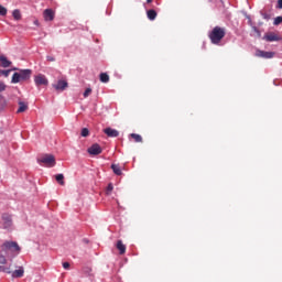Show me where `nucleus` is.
Returning a JSON list of instances; mask_svg holds the SVG:
<instances>
[{
	"mask_svg": "<svg viewBox=\"0 0 282 282\" xmlns=\"http://www.w3.org/2000/svg\"><path fill=\"white\" fill-rule=\"evenodd\" d=\"M0 251L8 259H14V257H19V254H21V247L19 246V242H17V241L6 240L0 246Z\"/></svg>",
	"mask_w": 282,
	"mask_h": 282,
	"instance_id": "obj_1",
	"label": "nucleus"
},
{
	"mask_svg": "<svg viewBox=\"0 0 282 282\" xmlns=\"http://www.w3.org/2000/svg\"><path fill=\"white\" fill-rule=\"evenodd\" d=\"M224 36H226V31L219 26H215L209 33V39L214 45H218Z\"/></svg>",
	"mask_w": 282,
	"mask_h": 282,
	"instance_id": "obj_2",
	"label": "nucleus"
},
{
	"mask_svg": "<svg viewBox=\"0 0 282 282\" xmlns=\"http://www.w3.org/2000/svg\"><path fill=\"white\" fill-rule=\"evenodd\" d=\"M30 76H32L31 69H21L20 72L13 74L11 83L17 85V83H21V80H29Z\"/></svg>",
	"mask_w": 282,
	"mask_h": 282,
	"instance_id": "obj_3",
	"label": "nucleus"
},
{
	"mask_svg": "<svg viewBox=\"0 0 282 282\" xmlns=\"http://www.w3.org/2000/svg\"><path fill=\"white\" fill-rule=\"evenodd\" d=\"M39 164L42 166H47L48 169H52L53 166H56V159L52 154H44L37 159Z\"/></svg>",
	"mask_w": 282,
	"mask_h": 282,
	"instance_id": "obj_4",
	"label": "nucleus"
},
{
	"mask_svg": "<svg viewBox=\"0 0 282 282\" xmlns=\"http://www.w3.org/2000/svg\"><path fill=\"white\" fill-rule=\"evenodd\" d=\"M2 228L9 232L14 230V224L12 223V216L4 214L2 216Z\"/></svg>",
	"mask_w": 282,
	"mask_h": 282,
	"instance_id": "obj_5",
	"label": "nucleus"
},
{
	"mask_svg": "<svg viewBox=\"0 0 282 282\" xmlns=\"http://www.w3.org/2000/svg\"><path fill=\"white\" fill-rule=\"evenodd\" d=\"M34 83L36 87H47V85H50V80H47V77L43 74L35 75Z\"/></svg>",
	"mask_w": 282,
	"mask_h": 282,
	"instance_id": "obj_6",
	"label": "nucleus"
},
{
	"mask_svg": "<svg viewBox=\"0 0 282 282\" xmlns=\"http://www.w3.org/2000/svg\"><path fill=\"white\" fill-rule=\"evenodd\" d=\"M8 263V256L6 253H2L0 250V272H6L7 274H10V267H3Z\"/></svg>",
	"mask_w": 282,
	"mask_h": 282,
	"instance_id": "obj_7",
	"label": "nucleus"
},
{
	"mask_svg": "<svg viewBox=\"0 0 282 282\" xmlns=\"http://www.w3.org/2000/svg\"><path fill=\"white\" fill-rule=\"evenodd\" d=\"M87 152L89 155H100V153H102V148L98 143H95L88 148Z\"/></svg>",
	"mask_w": 282,
	"mask_h": 282,
	"instance_id": "obj_8",
	"label": "nucleus"
},
{
	"mask_svg": "<svg viewBox=\"0 0 282 282\" xmlns=\"http://www.w3.org/2000/svg\"><path fill=\"white\" fill-rule=\"evenodd\" d=\"M256 56H258L259 58H274V52L258 50L256 51Z\"/></svg>",
	"mask_w": 282,
	"mask_h": 282,
	"instance_id": "obj_9",
	"label": "nucleus"
},
{
	"mask_svg": "<svg viewBox=\"0 0 282 282\" xmlns=\"http://www.w3.org/2000/svg\"><path fill=\"white\" fill-rule=\"evenodd\" d=\"M53 87L56 91H65V89H67V80L59 79L57 84L53 85Z\"/></svg>",
	"mask_w": 282,
	"mask_h": 282,
	"instance_id": "obj_10",
	"label": "nucleus"
},
{
	"mask_svg": "<svg viewBox=\"0 0 282 282\" xmlns=\"http://www.w3.org/2000/svg\"><path fill=\"white\" fill-rule=\"evenodd\" d=\"M54 17H55L54 10L52 9L44 10L43 18L45 21H54Z\"/></svg>",
	"mask_w": 282,
	"mask_h": 282,
	"instance_id": "obj_11",
	"label": "nucleus"
},
{
	"mask_svg": "<svg viewBox=\"0 0 282 282\" xmlns=\"http://www.w3.org/2000/svg\"><path fill=\"white\" fill-rule=\"evenodd\" d=\"M104 132L106 133V135H108V138H118V135H120V132L112 128H106Z\"/></svg>",
	"mask_w": 282,
	"mask_h": 282,
	"instance_id": "obj_12",
	"label": "nucleus"
},
{
	"mask_svg": "<svg viewBox=\"0 0 282 282\" xmlns=\"http://www.w3.org/2000/svg\"><path fill=\"white\" fill-rule=\"evenodd\" d=\"M25 274V270L23 267H19L17 270H14L11 274L13 279H21Z\"/></svg>",
	"mask_w": 282,
	"mask_h": 282,
	"instance_id": "obj_13",
	"label": "nucleus"
},
{
	"mask_svg": "<svg viewBox=\"0 0 282 282\" xmlns=\"http://www.w3.org/2000/svg\"><path fill=\"white\" fill-rule=\"evenodd\" d=\"M264 40L272 43L274 41H281V36H279L276 33H268L264 35Z\"/></svg>",
	"mask_w": 282,
	"mask_h": 282,
	"instance_id": "obj_14",
	"label": "nucleus"
},
{
	"mask_svg": "<svg viewBox=\"0 0 282 282\" xmlns=\"http://www.w3.org/2000/svg\"><path fill=\"white\" fill-rule=\"evenodd\" d=\"M117 250H119L120 254H124L127 252V246H124V243H122V240H118Z\"/></svg>",
	"mask_w": 282,
	"mask_h": 282,
	"instance_id": "obj_15",
	"label": "nucleus"
},
{
	"mask_svg": "<svg viewBox=\"0 0 282 282\" xmlns=\"http://www.w3.org/2000/svg\"><path fill=\"white\" fill-rule=\"evenodd\" d=\"M24 111H28V104L20 101L19 102V108H18V113H23Z\"/></svg>",
	"mask_w": 282,
	"mask_h": 282,
	"instance_id": "obj_16",
	"label": "nucleus"
},
{
	"mask_svg": "<svg viewBox=\"0 0 282 282\" xmlns=\"http://www.w3.org/2000/svg\"><path fill=\"white\" fill-rule=\"evenodd\" d=\"M0 62L2 67H10L12 64L8 58H6V56H0Z\"/></svg>",
	"mask_w": 282,
	"mask_h": 282,
	"instance_id": "obj_17",
	"label": "nucleus"
},
{
	"mask_svg": "<svg viewBox=\"0 0 282 282\" xmlns=\"http://www.w3.org/2000/svg\"><path fill=\"white\" fill-rule=\"evenodd\" d=\"M155 17H158V13L155 12V10L148 11V19H150V21H155Z\"/></svg>",
	"mask_w": 282,
	"mask_h": 282,
	"instance_id": "obj_18",
	"label": "nucleus"
},
{
	"mask_svg": "<svg viewBox=\"0 0 282 282\" xmlns=\"http://www.w3.org/2000/svg\"><path fill=\"white\" fill-rule=\"evenodd\" d=\"M111 169L116 175H122V170H120L119 165L112 164Z\"/></svg>",
	"mask_w": 282,
	"mask_h": 282,
	"instance_id": "obj_19",
	"label": "nucleus"
},
{
	"mask_svg": "<svg viewBox=\"0 0 282 282\" xmlns=\"http://www.w3.org/2000/svg\"><path fill=\"white\" fill-rule=\"evenodd\" d=\"M99 78L101 83H109V75H107V73H101Z\"/></svg>",
	"mask_w": 282,
	"mask_h": 282,
	"instance_id": "obj_20",
	"label": "nucleus"
},
{
	"mask_svg": "<svg viewBox=\"0 0 282 282\" xmlns=\"http://www.w3.org/2000/svg\"><path fill=\"white\" fill-rule=\"evenodd\" d=\"M56 182H58V184H61L63 186V184H65V182L63 180H65V176H63V174H57L55 176Z\"/></svg>",
	"mask_w": 282,
	"mask_h": 282,
	"instance_id": "obj_21",
	"label": "nucleus"
},
{
	"mask_svg": "<svg viewBox=\"0 0 282 282\" xmlns=\"http://www.w3.org/2000/svg\"><path fill=\"white\" fill-rule=\"evenodd\" d=\"M130 135L133 138L134 142H142V137L140 134L132 133Z\"/></svg>",
	"mask_w": 282,
	"mask_h": 282,
	"instance_id": "obj_22",
	"label": "nucleus"
},
{
	"mask_svg": "<svg viewBox=\"0 0 282 282\" xmlns=\"http://www.w3.org/2000/svg\"><path fill=\"white\" fill-rule=\"evenodd\" d=\"M12 14L15 21H19V19H21V11L14 10Z\"/></svg>",
	"mask_w": 282,
	"mask_h": 282,
	"instance_id": "obj_23",
	"label": "nucleus"
},
{
	"mask_svg": "<svg viewBox=\"0 0 282 282\" xmlns=\"http://www.w3.org/2000/svg\"><path fill=\"white\" fill-rule=\"evenodd\" d=\"M0 14L1 17H6L8 14V9H6L3 6L0 4Z\"/></svg>",
	"mask_w": 282,
	"mask_h": 282,
	"instance_id": "obj_24",
	"label": "nucleus"
},
{
	"mask_svg": "<svg viewBox=\"0 0 282 282\" xmlns=\"http://www.w3.org/2000/svg\"><path fill=\"white\" fill-rule=\"evenodd\" d=\"M87 135H89V129L83 128V129H82V137H83V138H87Z\"/></svg>",
	"mask_w": 282,
	"mask_h": 282,
	"instance_id": "obj_25",
	"label": "nucleus"
},
{
	"mask_svg": "<svg viewBox=\"0 0 282 282\" xmlns=\"http://www.w3.org/2000/svg\"><path fill=\"white\" fill-rule=\"evenodd\" d=\"M281 23H282V17H276L274 19L273 25H281Z\"/></svg>",
	"mask_w": 282,
	"mask_h": 282,
	"instance_id": "obj_26",
	"label": "nucleus"
},
{
	"mask_svg": "<svg viewBox=\"0 0 282 282\" xmlns=\"http://www.w3.org/2000/svg\"><path fill=\"white\" fill-rule=\"evenodd\" d=\"M90 95H91V88H87V89L84 91V98H88Z\"/></svg>",
	"mask_w": 282,
	"mask_h": 282,
	"instance_id": "obj_27",
	"label": "nucleus"
},
{
	"mask_svg": "<svg viewBox=\"0 0 282 282\" xmlns=\"http://www.w3.org/2000/svg\"><path fill=\"white\" fill-rule=\"evenodd\" d=\"M7 87H8V86H6V83H3V82L0 80V93H1V91H6Z\"/></svg>",
	"mask_w": 282,
	"mask_h": 282,
	"instance_id": "obj_28",
	"label": "nucleus"
},
{
	"mask_svg": "<svg viewBox=\"0 0 282 282\" xmlns=\"http://www.w3.org/2000/svg\"><path fill=\"white\" fill-rule=\"evenodd\" d=\"M1 74H2L6 78H8V77L10 76V69H8V70H2Z\"/></svg>",
	"mask_w": 282,
	"mask_h": 282,
	"instance_id": "obj_29",
	"label": "nucleus"
},
{
	"mask_svg": "<svg viewBox=\"0 0 282 282\" xmlns=\"http://www.w3.org/2000/svg\"><path fill=\"white\" fill-rule=\"evenodd\" d=\"M111 191H113V185L112 184H109L107 186V194L111 193Z\"/></svg>",
	"mask_w": 282,
	"mask_h": 282,
	"instance_id": "obj_30",
	"label": "nucleus"
},
{
	"mask_svg": "<svg viewBox=\"0 0 282 282\" xmlns=\"http://www.w3.org/2000/svg\"><path fill=\"white\" fill-rule=\"evenodd\" d=\"M63 268L64 270H69V262H64Z\"/></svg>",
	"mask_w": 282,
	"mask_h": 282,
	"instance_id": "obj_31",
	"label": "nucleus"
},
{
	"mask_svg": "<svg viewBox=\"0 0 282 282\" xmlns=\"http://www.w3.org/2000/svg\"><path fill=\"white\" fill-rule=\"evenodd\" d=\"M276 8H278L279 10H282V0H278Z\"/></svg>",
	"mask_w": 282,
	"mask_h": 282,
	"instance_id": "obj_32",
	"label": "nucleus"
},
{
	"mask_svg": "<svg viewBox=\"0 0 282 282\" xmlns=\"http://www.w3.org/2000/svg\"><path fill=\"white\" fill-rule=\"evenodd\" d=\"M253 32H256V34H257L258 36H261V31H259V29L253 28Z\"/></svg>",
	"mask_w": 282,
	"mask_h": 282,
	"instance_id": "obj_33",
	"label": "nucleus"
},
{
	"mask_svg": "<svg viewBox=\"0 0 282 282\" xmlns=\"http://www.w3.org/2000/svg\"><path fill=\"white\" fill-rule=\"evenodd\" d=\"M34 23H35V25H39V21L37 20H35Z\"/></svg>",
	"mask_w": 282,
	"mask_h": 282,
	"instance_id": "obj_34",
	"label": "nucleus"
},
{
	"mask_svg": "<svg viewBox=\"0 0 282 282\" xmlns=\"http://www.w3.org/2000/svg\"><path fill=\"white\" fill-rule=\"evenodd\" d=\"M47 61H54L52 57H47Z\"/></svg>",
	"mask_w": 282,
	"mask_h": 282,
	"instance_id": "obj_35",
	"label": "nucleus"
},
{
	"mask_svg": "<svg viewBox=\"0 0 282 282\" xmlns=\"http://www.w3.org/2000/svg\"><path fill=\"white\" fill-rule=\"evenodd\" d=\"M148 1V3H151V1H153V0H147Z\"/></svg>",
	"mask_w": 282,
	"mask_h": 282,
	"instance_id": "obj_36",
	"label": "nucleus"
}]
</instances>
